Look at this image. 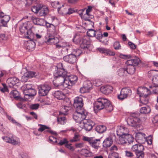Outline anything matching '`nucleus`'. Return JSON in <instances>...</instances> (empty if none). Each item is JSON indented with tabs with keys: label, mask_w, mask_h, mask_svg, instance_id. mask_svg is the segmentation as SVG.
Listing matches in <instances>:
<instances>
[{
	"label": "nucleus",
	"mask_w": 158,
	"mask_h": 158,
	"mask_svg": "<svg viewBox=\"0 0 158 158\" xmlns=\"http://www.w3.org/2000/svg\"><path fill=\"white\" fill-rule=\"evenodd\" d=\"M94 105V109L97 111L104 109L107 112H108L111 111L113 109L111 102L106 98H98Z\"/></svg>",
	"instance_id": "nucleus-1"
},
{
	"label": "nucleus",
	"mask_w": 158,
	"mask_h": 158,
	"mask_svg": "<svg viewBox=\"0 0 158 158\" xmlns=\"http://www.w3.org/2000/svg\"><path fill=\"white\" fill-rule=\"evenodd\" d=\"M56 67L57 69L55 71L54 76L56 78L58 83L56 84L55 85L59 87L64 85L63 84L65 80V77L67 76V72L63 68L62 63H58Z\"/></svg>",
	"instance_id": "nucleus-2"
},
{
	"label": "nucleus",
	"mask_w": 158,
	"mask_h": 158,
	"mask_svg": "<svg viewBox=\"0 0 158 158\" xmlns=\"http://www.w3.org/2000/svg\"><path fill=\"white\" fill-rule=\"evenodd\" d=\"M140 114L139 113L133 114L128 118L127 123L129 126L137 128L139 127L142 122L139 118Z\"/></svg>",
	"instance_id": "nucleus-3"
},
{
	"label": "nucleus",
	"mask_w": 158,
	"mask_h": 158,
	"mask_svg": "<svg viewBox=\"0 0 158 158\" xmlns=\"http://www.w3.org/2000/svg\"><path fill=\"white\" fill-rule=\"evenodd\" d=\"M88 113L85 110H76L73 115L74 119L77 123H80L87 118Z\"/></svg>",
	"instance_id": "nucleus-4"
},
{
	"label": "nucleus",
	"mask_w": 158,
	"mask_h": 158,
	"mask_svg": "<svg viewBox=\"0 0 158 158\" xmlns=\"http://www.w3.org/2000/svg\"><path fill=\"white\" fill-rule=\"evenodd\" d=\"M29 22L23 23L19 27V31L22 34L26 33L27 35L26 36L27 38L32 40L34 36V33L32 32L31 28L28 26Z\"/></svg>",
	"instance_id": "nucleus-5"
},
{
	"label": "nucleus",
	"mask_w": 158,
	"mask_h": 158,
	"mask_svg": "<svg viewBox=\"0 0 158 158\" xmlns=\"http://www.w3.org/2000/svg\"><path fill=\"white\" fill-rule=\"evenodd\" d=\"M31 10L35 13H37L40 11L39 15L40 16L45 15L48 12V10L47 7L43 8L40 4L33 6L31 8Z\"/></svg>",
	"instance_id": "nucleus-6"
},
{
	"label": "nucleus",
	"mask_w": 158,
	"mask_h": 158,
	"mask_svg": "<svg viewBox=\"0 0 158 158\" xmlns=\"http://www.w3.org/2000/svg\"><path fill=\"white\" fill-rule=\"evenodd\" d=\"M123 136V137H119V142L122 144L123 145L131 144L134 141V137L128 133Z\"/></svg>",
	"instance_id": "nucleus-7"
},
{
	"label": "nucleus",
	"mask_w": 158,
	"mask_h": 158,
	"mask_svg": "<svg viewBox=\"0 0 158 158\" xmlns=\"http://www.w3.org/2000/svg\"><path fill=\"white\" fill-rule=\"evenodd\" d=\"M144 90L148 93L147 94H144V93H141L140 91H139L138 89L137 90V94L139 95L140 102L143 104L146 105L148 102V97L149 95L150 91L146 87L144 88Z\"/></svg>",
	"instance_id": "nucleus-8"
},
{
	"label": "nucleus",
	"mask_w": 158,
	"mask_h": 158,
	"mask_svg": "<svg viewBox=\"0 0 158 158\" xmlns=\"http://www.w3.org/2000/svg\"><path fill=\"white\" fill-rule=\"evenodd\" d=\"M39 94L40 96H44L47 95L51 89L50 86L47 84L41 85L38 87Z\"/></svg>",
	"instance_id": "nucleus-9"
},
{
	"label": "nucleus",
	"mask_w": 158,
	"mask_h": 158,
	"mask_svg": "<svg viewBox=\"0 0 158 158\" xmlns=\"http://www.w3.org/2000/svg\"><path fill=\"white\" fill-rule=\"evenodd\" d=\"M83 100L81 97H77L74 99L73 106L76 110H85L83 108Z\"/></svg>",
	"instance_id": "nucleus-10"
},
{
	"label": "nucleus",
	"mask_w": 158,
	"mask_h": 158,
	"mask_svg": "<svg viewBox=\"0 0 158 158\" xmlns=\"http://www.w3.org/2000/svg\"><path fill=\"white\" fill-rule=\"evenodd\" d=\"M83 122L84 124V128L87 131H90L93 127L95 125V123L92 120L90 119H86L84 120Z\"/></svg>",
	"instance_id": "nucleus-11"
},
{
	"label": "nucleus",
	"mask_w": 158,
	"mask_h": 158,
	"mask_svg": "<svg viewBox=\"0 0 158 158\" xmlns=\"http://www.w3.org/2000/svg\"><path fill=\"white\" fill-rule=\"evenodd\" d=\"M67 75L65 77V80L64 82H68V88H70L71 87L74 85L77 82V76L72 75L69 77H67Z\"/></svg>",
	"instance_id": "nucleus-12"
},
{
	"label": "nucleus",
	"mask_w": 158,
	"mask_h": 158,
	"mask_svg": "<svg viewBox=\"0 0 158 158\" xmlns=\"http://www.w3.org/2000/svg\"><path fill=\"white\" fill-rule=\"evenodd\" d=\"M86 38L88 39L87 37H83L80 44L81 48L85 51L87 50L91 46L89 41Z\"/></svg>",
	"instance_id": "nucleus-13"
},
{
	"label": "nucleus",
	"mask_w": 158,
	"mask_h": 158,
	"mask_svg": "<svg viewBox=\"0 0 158 158\" xmlns=\"http://www.w3.org/2000/svg\"><path fill=\"white\" fill-rule=\"evenodd\" d=\"M63 60L69 63L73 64L77 61V58L72 53L64 56Z\"/></svg>",
	"instance_id": "nucleus-14"
},
{
	"label": "nucleus",
	"mask_w": 158,
	"mask_h": 158,
	"mask_svg": "<svg viewBox=\"0 0 158 158\" xmlns=\"http://www.w3.org/2000/svg\"><path fill=\"white\" fill-rule=\"evenodd\" d=\"M128 129L123 126L118 127L117 130V134L119 136V137H123L128 133Z\"/></svg>",
	"instance_id": "nucleus-15"
},
{
	"label": "nucleus",
	"mask_w": 158,
	"mask_h": 158,
	"mask_svg": "<svg viewBox=\"0 0 158 158\" xmlns=\"http://www.w3.org/2000/svg\"><path fill=\"white\" fill-rule=\"evenodd\" d=\"M140 62L139 59L135 56L131 59L128 60L126 62V64L127 65L133 66L135 67L137 66Z\"/></svg>",
	"instance_id": "nucleus-16"
},
{
	"label": "nucleus",
	"mask_w": 158,
	"mask_h": 158,
	"mask_svg": "<svg viewBox=\"0 0 158 158\" xmlns=\"http://www.w3.org/2000/svg\"><path fill=\"white\" fill-rule=\"evenodd\" d=\"M2 138L5 142L14 145L18 144L19 143L18 139H15L13 136H11L10 137L7 136L2 137Z\"/></svg>",
	"instance_id": "nucleus-17"
},
{
	"label": "nucleus",
	"mask_w": 158,
	"mask_h": 158,
	"mask_svg": "<svg viewBox=\"0 0 158 158\" xmlns=\"http://www.w3.org/2000/svg\"><path fill=\"white\" fill-rule=\"evenodd\" d=\"M38 125L40 126V127L38 130L39 131L42 132L43 131H45L44 132H49L52 134H56V133L55 132L50 130V128L46 125L41 124H39Z\"/></svg>",
	"instance_id": "nucleus-18"
},
{
	"label": "nucleus",
	"mask_w": 158,
	"mask_h": 158,
	"mask_svg": "<svg viewBox=\"0 0 158 158\" xmlns=\"http://www.w3.org/2000/svg\"><path fill=\"white\" fill-rule=\"evenodd\" d=\"M10 19V17L8 15H5L4 16H0V25L3 27H7V23Z\"/></svg>",
	"instance_id": "nucleus-19"
},
{
	"label": "nucleus",
	"mask_w": 158,
	"mask_h": 158,
	"mask_svg": "<svg viewBox=\"0 0 158 158\" xmlns=\"http://www.w3.org/2000/svg\"><path fill=\"white\" fill-rule=\"evenodd\" d=\"M131 149L136 153L143 151L144 148L143 146L141 144H136L132 146Z\"/></svg>",
	"instance_id": "nucleus-20"
},
{
	"label": "nucleus",
	"mask_w": 158,
	"mask_h": 158,
	"mask_svg": "<svg viewBox=\"0 0 158 158\" xmlns=\"http://www.w3.org/2000/svg\"><path fill=\"white\" fill-rule=\"evenodd\" d=\"M113 88L111 86L106 85L102 86L100 89V90L102 93L105 94H108L113 90Z\"/></svg>",
	"instance_id": "nucleus-21"
},
{
	"label": "nucleus",
	"mask_w": 158,
	"mask_h": 158,
	"mask_svg": "<svg viewBox=\"0 0 158 158\" xmlns=\"http://www.w3.org/2000/svg\"><path fill=\"white\" fill-rule=\"evenodd\" d=\"M52 94L54 97L60 100L64 99L65 97V94L60 90L55 91Z\"/></svg>",
	"instance_id": "nucleus-22"
},
{
	"label": "nucleus",
	"mask_w": 158,
	"mask_h": 158,
	"mask_svg": "<svg viewBox=\"0 0 158 158\" xmlns=\"http://www.w3.org/2000/svg\"><path fill=\"white\" fill-rule=\"evenodd\" d=\"M89 144L94 148L98 149L99 147V145L100 142L99 139H95L92 138L91 140H89Z\"/></svg>",
	"instance_id": "nucleus-23"
},
{
	"label": "nucleus",
	"mask_w": 158,
	"mask_h": 158,
	"mask_svg": "<svg viewBox=\"0 0 158 158\" xmlns=\"http://www.w3.org/2000/svg\"><path fill=\"white\" fill-rule=\"evenodd\" d=\"M33 23L36 25L40 26H44L45 20L43 19L33 17Z\"/></svg>",
	"instance_id": "nucleus-24"
},
{
	"label": "nucleus",
	"mask_w": 158,
	"mask_h": 158,
	"mask_svg": "<svg viewBox=\"0 0 158 158\" xmlns=\"http://www.w3.org/2000/svg\"><path fill=\"white\" fill-rule=\"evenodd\" d=\"M23 93L25 94V97L27 98L26 96H34L36 94V90L35 89L31 88L28 90H24L23 91Z\"/></svg>",
	"instance_id": "nucleus-25"
},
{
	"label": "nucleus",
	"mask_w": 158,
	"mask_h": 158,
	"mask_svg": "<svg viewBox=\"0 0 158 158\" xmlns=\"http://www.w3.org/2000/svg\"><path fill=\"white\" fill-rule=\"evenodd\" d=\"M113 143V140L111 136L106 139L103 143V146L105 148L110 147Z\"/></svg>",
	"instance_id": "nucleus-26"
},
{
	"label": "nucleus",
	"mask_w": 158,
	"mask_h": 158,
	"mask_svg": "<svg viewBox=\"0 0 158 158\" xmlns=\"http://www.w3.org/2000/svg\"><path fill=\"white\" fill-rule=\"evenodd\" d=\"M58 39L57 37L49 36L45 42L48 44H54L55 45L58 42Z\"/></svg>",
	"instance_id": "nucleus-27"
},
{
	"label": "nucleus",
	"mask_w": 158,
	"mask_h": 158,
	"mask_svg": "<svg viewBox=\"0 0 158 158\" xmlns=\"http://www.w3.org/2000/svg\"><path fill=\"white\" fill-rule=\"evenodd\" d=\"M10 87H13L19 82V80L16 77H10L7 80Z\"/></svg>",
	"instance_id": "nucleus-28"
},
{
	"label": "nucleus",
	"mask_w": 158,
	"mask_h": 158,
	"mask_svg": "<svg viewBox=\"0 0 158 158\" xmlns=\"http://www.w3.org/2000/svg\"><path fill=\"white\" fill-rule=\"evenodd\" d=\"M126 69V67L120 68L117 71V74L120 77L127 76L128 72Z\"/></svg>",
	"instance_id": "nucleus-29"
},
{
	"label": "nucleus",
	"mask_w": 158,
	"mask_h": 158,
	"mask_svg": "<svg viewBox=\"0 0 158 158\" xmlns=\"http://www.w3.org/2000/svg\"><path fill=\"white\" fill-rule=\"evenodd\" d=\"M26 45L27 49L32 51L35 48V43L34 41L31 40L27 41Z\"/></svg>",
	"instance_id": "nucleus-30"
},
{
	"label": "nucleus",
	"mask_w": 158,
	"mask_h": 158,
	"mask_svg": "<svg viewBox=\"0 0 158 158\" xmlns=\"http://www.w3.org/2000/svg\"><path fill=\"white\" fill-rule=\"evenodd\" d=\"M106 130V127L104 125H98L95 128V130L100 134L105 132Z\"/></svg>",
	"instance_id": "nucleus-31"
},
{
	"label": "nucleus",
	"mask_w": 158,
	"mask_h": 158,
	"mask_svg": "<svg viewBox=\"0 0 158 158\" xmlns=\"http://www.w3.org/2000/svg\"><path fill=\"white\" fill-rule=\"evenodd\" d=\"M71 47L69 44L66 43L65 45H63L61 50V54L66 55L68 53L69 51L71 49Z\"/></svg>",
	"instance_id": "nucleus-32"
},
{
	"label": "nucleus",
	"mask_w": 158,
	"mask_h": 158,
	"mask_svg": "<svg viewBox=\"0 0 158 158\" xmlns=\"http://www.w3.org/2000/svg\"><path fill=\"white\" fill-rule=\"evenodd\" d=\"M10 97L13 96V98L16 100H19L20 99V96L19 92L16 90H14L12 91L10 93Z\"/></svg>",
	"instance_id": "nucleus-33"
},
{
	"label": "nucleus",
	"mask_w": 158,
	"mask_h": 158,
	"mask_svg": "<svg viewBox=\"0 0 158 158\" xmlns=\"http://www.w3.org/2000/svg\"><path fill=\"white\" fill-rule=\"evenodd\" d=\"M150 73L153 74L152 81L153 82L158 83V72L156 70H152L150 72Z\"/></svg>",
	"instance_id": "nucleus-34"
},
{
	"label": "nucleus",
	"mask_w": 158,
	"mask_h": 158,
	"mask_svg": "<svg viewBox=\"0 0 158 158\" xmlns=\"http://www.w3.org/2000/svg\"><path fill=\"white\" fill-rule=\"evenodd\" d=\"M151 111V109L148 106L141 107L140 110V113L143 114H148Z\"/></svg>",
	"instance_id": "nucleus-35"
},
{
	"label": "nucleus",
	"mask_w": 158,
	"mask_h": 158,
	"mask_svg": "<svg viewBox=\"0 0 158 158\" xmlns=\"http://www.w3.org/2000/svg\"><path fill=\"white\" fill-rule=\"evenodd\" d=\"M82 38L81 35L76 34L73 37V41L75 44H80Z\"/></svg>",
	"instance_id": "nucleus-36"
},
{
	"label": "nucleus",
	"mask_w": 158,
	"mask_h": 158,
	"mask_svg": "<svg viewBox=\"0 0 158 158\" xmlns=\"http://www.w3.org/2000/svg\"><path fill=\"white\" fill-rule=\"evenodd\" d=\"M127 66V67L126 68L127 71L128 72L127 74H134L135 71V67L133 66Z\"/></svg>",
	"instance_id": "nucleus-37"
},
{
	"label": "nucleus",
	"mask_w": 158,
	"mask_h": 158,
	"mask_svg": "<svg viewBox=\"0 0 158 158\" xmlns=\"http://www.w3.org/2000/svg\"><path fill=\"white\" fill-rule=\"evenodd\" d=\"M83 85L85 88L88 89L89 91L93 87V85L91 82L89 81H87L84 82Z\"/></svg>",
	"instance_id": "nucleus-38"
},
{
	"label": "nucleus",
	"mask_w": 158,
	"mask_h": 158,
	"mask_svg": "<svg viewBox=\"0 0 158 158\" xmlns=\"http://www.w3.org/2000/svg\"><path fill=\"white\" fill-rule=\"evenodd\" d=\"M80 153L86 157L89 156L91 154V152L86 149H82L81 150Z\"/></svg>",
	"instance_id": "nucleus-39"
},
{
	"label": "nucleus",
	"mask_w": 158,
	"mask_h": 158,
	"mask_svg": "<svg viewBox=\"0 0 158 158\" xmlns=\"http://www.w3.org/2000/svg\"><path fill=\"white\" fill-rule=\"evenodd\" d=\"M57 121L58 123L64 125L66 122V120L65 116H59L57 118Z\"/></svg>",
	"instance_id": "nucleus-40"
},
{
	"label": "nucleus",
	"mask_w": 158,
	"mask_h": 158,
	"mask_svg": "<svg viewBox=\"0 0 158 158\" xmlns=\"http://www.w3.org/2000/svg\"><path fill=\"white\" fill-rule=\"evenodd\" d=\"M122 89L127 97L130 96L131 95V89L129 88H123Z\"/></svg>",
	"instance_id": "nucleus-41"
},
{
	"label": "nucleus",
	"mask_w": 158,
	"mask_h": 158,
	"mask_svg": "<svg viewBox=\"0 0 158 158\" xmlns=\"http://www.w3.org/2000/svg\"><path fill=\"white\" fill-rule=\"evenodd\" d=\"M80 135L77 133H75L74 136L72 139H70L69 142L71 143H73L77 142L79 140Z\"/></svg>",
	"instance_id": "nucleus-42"
},
{
	"label": "nucleus",
	"mask_w": 158,
	"mask_h": 158,
	"mask_svg": "<svg viewBox=\"0 0 158 158\" xmlns=\"http://www.w3.org/2000/svg\"><path fill=\"white\" fill-rule=\"evenodd\" d=\"M127 97L124 93V92L121 89L120 94L118 95V98L121 100H123L125 98H126Z\"/></svg>",
	"instance_id": "nucleus-43"
},
{
	"label": "nucleus",
	"mask_w": 158,
	"mask_h": 158,
	"mask_svg": "<svg viewBox=\"0 0 158 158\" xmlns=\"http://www.w3.org/2000/svg\"><path fill=\"white\" fill-rule=\"evenodd\" d=\"M96 31L92 29H89L87 32V34L88 36L94 37L96 35Z\"/></svg>",
	"instance_id": "nucleus-44"
},
{
	"label": "nucleus",
	"mask_w": 158,
	"mask_h": 158,
	"mask_svg": "<svg viewBox=\"0 0 158 158\" xmlns=\"http://www.w3.org/2000/svg\"><path fill=\"white\" fill-rule=\"evenodd\" d=\"M73 55L75 56L77 58V56H79L82 53V51L79 49H74L73 51Z\"/></svg>",
	"instance_id": "nucleus-45"
},
{
	"label": "nucleus",
	"mask_w": 158,
	"mask_h": 158,
	"mask_svg": "<svg viewBox=\"0 0 158 158\" xmlns=\"http://www.w3.org/2000/svg\"><path fill=\"white\" fill-rule=\"evenodd\" d=\"M126 156L128 158H134L135 155L131 151H126L125 152Z\"/></svg>",
	"instance_id": "nucleus-46"
},
{
	"label": "nucleus",
	"mask_w": 158,
	"mask_h": 158,
	"mask_svg": "<svg viewBox=\"0 0 158 158\" xmlns=\"http://www.w3.org/2000/svg\"><path fill=\"white\" fill-rule=\"evenodd\" d=\"M26 74L29 78H31L35 77L36 76V73L35 72L29 71L26 73Z\"/></svg>",
	"instance_id": "nucleus-47"
},
{
	"label": "nucleus",
	"mask_w": 158,
	"mask_h": 158,
	"mask_svg": "<svg viewBox=\"0 0 158 158\" xmlns=\"http://www.w3.org/2000/svg\"><path fill=\"white\" fill-rule=\"evenodd\" d=\"M108 158H121L119 157L118 154L116 152H113L109 154L108 156Z\"/></svg>",
	"instance_id": "nucleus-48"
},
{
	"label": "nucleus",
	"mask_w": 158,
	"mask_h": 158,
	"mask_svg": "<svg viewBox=\"0 0 158 158\" xmlns=\"http://www.w3.org/2000/svg\"><path fill=\"white\" fill-rule=\"evenodd\" d=\"M2 85L3 87H0V91L2 93H8L9 92V90L6 84H2Z\"/></svg>",
	"instance_id": "nucleus-49"
},
{
	"label": "nucleus",
	"mask_w": 158,
	"mask_h": 158,
	"mask_svg": "<svg viewBox=\"0 0 158 158\" xmlns=\"http://www.w3.org/2000/svg\"><path fill=\"white\" fill-rule=\"evenodd\" d=\"M69 142L66 138H64L60 140V142L58 143V144L60 145H64V146L66 144H68Z\"/></svg>",
	"instance_id": "nucleus-50"
},
{
	"label": "nucleus",
	"mask_w": 158,
	"mask_h": 158,
	"mask_svg": "<svg viewBox=\"0 0 158 158\" xmlns=\"http://www.w3.org/2000/svg\"><path fill=\"white\" fill-rule=\"evenodd\" d=\"M113 47L115 50H117L121 49V46L118 42L116 41L113 44Z\"/></svg>",
	"instance_id": "nucleus-51"
},
{
	"label": "nucleus",
	"mask_w": 158,
	"mask_h": 158,
	"mask_svg": "<svg viewBox=\"0 0 158 158\" xmlns=\"http://www.w3.org/2000/svg\"><path fill=\"white\" fill-rule=\"evenodd\" d=\"M136 157L134 158H143L144 156V153L143 151L135 153Z\"/></svg>",
	"instance_id": "nucleus-52"
},
{
	"label": "nucleus",
	"mask_w": 158,
	"mask_h": 158,
	"mask_svg": "<svg viewBox=\"0 0 158 158\" xmlns=\"http://www.w3.org/2000/svg\"><path fill=\"white\" fill-rule=\"evenodd\" d=\"M39 104H31L29 106V108L32 110H36L39 108Z\"/></svg>",
	"instance_id": "nucleus-53"
},
{
	"label": "nucleus",
	"mask_w": 158,
	"mask_h": 158,
	"mask_svg": "<svg viewBox=\"0 0 158 158\" xmlns=\"http://www.w3.org/2000/svg\"><path fill=\"white\" fill-rule=\"evenodd\" d=\"M96 37L97 39L98 40H100L103 37V35L102 32L100 31H96Z\"/></svg>",
	"instance_id": "nucleus-54"
},
{
	"label": "nucleus",
	"mask_w": 158,
	"mask_h": 158,
	"mask_svg": "<svg viewBox=\"0 0 158 158\" xmlns=\"http://www.w3.org/2000/svg\"><path fill=\"white\" fill-rule=\"evenodd\" d=\"M65 147L71 151L73 152L75 150V148L73 146H72V144L71 143H69L66 144Z\"/></svg>",
	"instance_id": "nucleus-55"
},
{
	"label": "nucleus",
	"mask_w": 158,
	"mask_h": 158,
	"mask_svg": "<svg viewBox=\"0 0 158 158\" xmlns=\"http://www.w3.org/2000/svg\"><path fill=\"white\" fill-rule=\"evenodd\" d=\"M92 10V7L90 6H88V9H86V15H87L88 16H90L91 18H92V17H93V16L91 15H90L89 14V13Z\"/></svg>",
	"instance_id": "nucleus-56"
},
{
	"label": "nucleus",
	"mask_w": 158,
	"mask_h": 158,
	"mask_svg": "<svg viewBox=\"0 0 158 158\" xmlns=\"http://www.w3.org/2000/svg\"><path fill=\"white\" fill-rule=\"evenodd\" d=\"M28 77L26 75V73L21 78V81L23 82H27L28 79Z\"/></svg>",
	"instance_id": "nucleus-57"
},
{
	"label": "nucleus",
	"mask_w": 158,
	"mask_h": 158,
	"mask_svg": "<svg viewBox=\"0 0 158 158\" xmlns=\"http://www.w3.org/2000/svg\"><path fill=\"white\" fill-rule=\"evenodd\" d=\"M80 91L81 93H84L89 92L88 89L85 88L84 85H83V86L82 87H81L80 89Z\"/></svg>",
	"instance_id": "nucleus-58"
},
{
	"label": "nucleus",
	"mask_w": 158,
	"mask_h": 158,
	"mask_svg": "<svg viewBox=\"0 0 158 158\" xmlns=\"http://www.w3.org/2000/svg\"><path fill=\"white\" fill-rule=\"evenodd\" d=\"M118 150L117 147L115 145H113L110 148V151L111 152L117 151Z\"/></svg>",
	"instance_id": "nucleus-59"
},
{
	"label": "nucleus",
	"mask_w": 158,
	"mask_h": 158,
	"mask_svg": "<svg viewBox=\"0 0 158 158\" xmlns=\"http://www.w3.org/2000/svg\"><path fill=\"white\" fill-rule=\"evenodd\" d=\"M106 53L107 55H109L110 56H114L115 54L114 52L111 51L109 49H106Z\"/></svg>",
	"instance_id": "nucleus-60"
},
{
	"label": "nucleus",
	"mask_w": 158,
	"mask_h": 158,
	"mask_svg": "<svg viewBox=\"0 0 158 158\" xmlns=\"http://www.w3.org/2000/svg\"><path fill=\"white\" fill-rule=\"evenodd\" d=\"M128 44L129 46H130V48L133 49H135L136 48V46L133 43H132L131 42H129L128 43Z\"/></svg>",
	"instance_id": "nucleus-61"
},
{
	"label": "nucleus",
	"mask_w": 158,
	"mask_h": 158,
	"mask_svg": "<svg viewBox=\"0 0 158 158\" xmlns=\"http://www.w3.org/2000/svg\"><path fill=\"white\" fill-rule=\"evenodd\" d=\"M84 144L83 143H77L75 144V146L77 148H81L83 147Z\"/></svg>",
	"instance_id": "nucleus-62"
},
{
	"label": "nucleus",
	"mask_w": 158,
	"mask_h": 158,
	"mask_svg": "<svg viewBox=\"0 0 158 158\" xmlns=\"http://www.w3.org/2000/svg\"><path fill=\"white\" fill-rule=\"evenodd\" d=\"M0 38L3 40H6L7 39V37L6 36V35L4 34H2L0 35Z\"/></svg>",
	"instance_id": "nucleus-63"
},
{
	"label": "nucleus",
	"mask_w": 158,
	"mask_h": 158,
	"mask_svg": "<svg viewBox=\"0 0 158 158\" xmlns=\"http://www.w3.org/2000/svg\"><path fill=\"white\" fill-rule=\"evenodd\" d=\"M154 123H157L158 122V114L156 115L154 118L153 119L152 121Z\"/></svg>",
	"instance_id": "nucleus-64"
}]
</instances>
